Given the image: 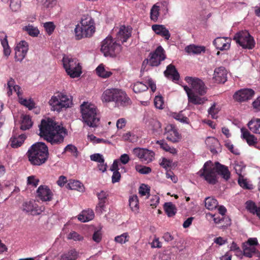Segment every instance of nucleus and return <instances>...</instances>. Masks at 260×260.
<instances>
[{
	"mask_svg": "<svg viewBox=\"0 0 260 260\" xmlns=\"http://www.w3.org/2000/svg\"><path fill=\"white\" fill-rule=\"evenodd\" d=\"M164 74L168 78L172 79L174 81H177L179 79V74L176 70L175 66L169 64L164 72Z\"/></svg>",
	"mask_w": 260,
	"mask_h": 260,
	"instance_id": "393cba45",
	"label": "nucleus"
},
{
	"mask_svg": "<svg viewBox=\"0 0 260 260\" xmlns=\"http://www.w3.org/2000/svg\"><path fill=\"white\" fill-rule=\"evenodd\" d=\"M90 159L92 161H97L100 164L104 163V159L102 155L96 153L90 155Z\"/></svg>",
	"mask_w": 260,
	"mask_h": 260,
	"instance_id": "680f3d73",
	"label": "nucleus"
},
{
	"mask_svg": "<svg viewBox=\"0 0 260 260\" xmlns=\"http://www.w3.org/2000/svg\"><path fill=\"white\" fill-rule=\"evenodd\" d=\"M21 2L20 0H11L10 7L14 12L18 11L21 7Z\"/></svg>",
	"mask_w": 260,
	"mask_h": 260,
	"instance_id": "603ef678",
	"label": "nucleus"
},
{
	"mask_svg": "<svg viewBox=\"0 0 260 260\" xmlns=\"http://www.w3.org/2000/svg\"><path fill=\"white\" fill-rule=\"evenodd\" d=\"M78 253L75 249H71L62 253L59 257V260H76Z\"/></svg>",
	"mask_w": 260,
	"mask_h": 260,
	"instance_id": "7c9ffc66",
	"label": "nucleus"
},
{
	"mask_svg": "<svg viewBox=\"0 0 260 260\" xmlns=\"http://www.w3.org/2000/svg\"><path fill=\"white\" fill-rule=\"evenodd\" d=\"M165 135L167 140L173 143L179 142L181 136L176 128L172 125H168L165 128Z\"/></svg>",
	"mask_w": 260,
	"mask_h": 260,
	"instance_id": "a211bd4d",
	"label": "nucleus"
},
{
	"mask_svg": "<svg viewBox=\"0 0 260 260\" xmlns=\"http://www.w3.org/2000/svg\"><path fill=\"white\" fill-rule=\"evenodd\" d=\"M157 144L159 145L160 147L166 151L170 152L172 154L177 153V150L173 147H170L164 140L157 141Z\"/></svg>",
	"mask_w": 260,
	"mask_h": 260,
	"instance_id": "37998d69",
	"label": "nucleus"
},
{
	"mask_svg": "<svg viewBox=\"0 0 260 260\" xmlns=\"http://www.w3.org/2000/svg\"><path fill=\"white\" fill-rule=\"evenodd\" d=\"M129 235L127 233H124L121 235L116 236L114 240L116 242L120 244H124L129 240Z\"/></svg>",
	"mask_w": 260,
	"mask_h": 260,
	"instance_id": "49530a36",
	"label": "nucleus"
},
{
	"mask_svg": "<svg viewBox=\"0 0 260 260\" xmlns=\"http://www.w3.org/2000/svg\"><path fill=\"white\" fill-rule=\"evenodd\" d=\"M185 50L189 54L198 55L202 52H205V48L204 46L190 45L185 47Z\"/></svg>",
	"mask_w": 260,
	"mask_h": 260,
	"instance_id": "cd10ccee",
	"label": "nucleus"
},
{
	"mask_svg": "<svg viewBox=\"0 0 260 260\" xmlns=\"http://www.w3.org/2000/svg\"><path fill=\"white\" fill-rule=\"evenodd\" d=\"M7 88L8 89L7 93L9 96L12 94L13 90H14L18 95L19 102L21 104L26 106L29 109H31L35 107V104L31 101L27 100L26 99L20 98V96L22 95L20 92L21 88L19 86L15 84V82L14 79L11 78L8 81L7 83Z\"/></svg>",
	"mask_w": 260,
	"mask_h": 260,
	"instance_id": "9b49d317",
	"label": "nucleus"
},
{
	"mask_svg": "<svg viewBox=\"0 0 260 260\" xmlns=\"http://www.w3.org/2000/svg\"><path fill=\"white\" fill-rule=\"evenodd\" d=\"M172 164V161L171 160L166 158H162L160 165L164 168L167 169L171 167Z\"/></svg>",
	"mask_w": 260,
	"mask_h": 260,
	"instance_id": "774afa93",
	"label": "nucleus"
},
{
	"mask_svg": "<svg viewBox=\"0 0 260 260\" xmlns=\"http://www.w3.org/2000/svg\"><path fill=\"white\" fill-rule=\"evenodd\" d=\"M247 125L252 133L260 135V118L252 119Z\"/></svg>",
	"mask_w": 260,
	"mask_h": 260,
	"instance_id": "c756f323",
	"label": "nucleus"
},
{
	"mask_svg": "<svg viewBox=\"0 0 260 260\" xmlns=\"http://www.w3.org/2000/svg\"><path fill=\"white\" fill-rule=\"evenodd\" d=\"M135 169L137 172L141 174H148L151 172V169L150 167L141 165L136 166Z\"/></svg>",
	"mask_w": 260,
	"mask_h": 260,
	"instance_id": "09e8293b",
	"label": "nucleus"
},
{
	"mask_svg": "<svg viewBox=\"0 0 260 260\" xmlns=\"http://www.w3.org/2000/svg\"><path fill=\"white\" fill-rule=\"evenodd\" d=\"M67 239L69 240H73L74 241H82L83 239V237L79 235L78 233L75 231L70 232L67 236Z\"/></svg>",
	"mask_w": 260,
	"mask_h": 260,
	"instance_id": "8fccbe9b",
	"label": "nucleus"
},
{
	"mask_svg": "<svg viewBox=\"0 0 260 260\" xmlns=\"http://www.w3.org/2000/svg\"><path fill=\"white\" fill-rule=\"evenodd\" d=\"M205 142L206 144L209 146L211 152L213 154L216 153L215 147L219 144L218 140L213 137H208Z\"/></svg>",
	"mask_w": 260,
	"mask_h": 260,
	"instance_id": "e433bc0d",
	"label": "nucleus"
},
{
	"mask_svg": "<svg viewBox=\"0 0 260 260\" xmlns=\"http://www.w3.org/2000/svg\"><path fill=\"white\" fill-rule=\"evenodd\" d=\"M186 82L191 86L192 89L201 95H204L207 92V87L204 83L198 78L186 77Z\"/></svg>",
	"mask_w": 260,
	"mask_h": 260,
	"instance_id": "ddd939ff",
	"label": "nucleus"
},
{
	"mask_svg": "<svg viewBox=\"0 0 260 260\" xmlns=\"http://www.w3.org/2000/svg\"><path fill=\"white\" fill-rule=\"evenodd\" d=\"M216 104L215 103H213L208 111V114L211 115L213 119H216L217 118L216 115L218 113L219 110L216 108Z\"/></svg>",
	"mask_w": 260,
	"mask_h": 260,
	"instance_id": "864d4df0",
	"label": "nucleus"
},
{
	"mask_svg": "<svg viewBox=\"0 0 260 260\" xmlns=\"http://www.w3.org/2000/svg\"><path fill=\"white\" fill-rule=\"evenodd\" d=\"M27 182L28 185L36 187L38 185L39 180L34 176H30L27 177Z\"/></svg>",
	"mask_w": 260,
	"mask_h": 260,
	"instance_id": "e2e57ef3",
	"label": "nucleus"
},
{
	"mask_svg": "<svg viewBox=\"0 0 260 260\" xmlns=\"http://www.w3.org/2000/svg\"><path fill=\"white\" fill-rule=\"evenodd\" d=\"M234 40L244 49H252L255 46L253 38L246 30L237 32Z\"/></svg>",
	"mask_w": 260,
	"mask_h": 260,
	"instance_id": "1a4fd4ad",
	"label": "nucleus"
},
{
	"mask_svg": "<svg viewBox=\"0 0 260 260\" xmlns=\"http://www.w3.org/2000/svg\"><path fill=\"white\" fill-rule=\"evenodd\" d=\"M112 33L115 34L116 41L124 43L131 36L132 29L128 26L121 25L114 27Z\"/></svg>",
	"mask_w": 260,
	"mask_h": 260,
	"instance_id": "4468645a",
	"label": "nucleus"
},
{
	"mask_svg": "<svg viewBox=\"0 0 260 260\" xmlns=\"http://www.w3.org/2000/svg\"><path fill=\"white\" fill-rule=\"evenodd\" d=\"M139 192L142 196H144L149 193V189L146 185L142 184L139 188Z\"/></svg>",
	"mask_w": 260,
	"mask_h": 260,
	"instance_id": "338daca9",
	"label": "nucleus"
},
{
	"mask_svg": "<svg viewBox=\"0 0 260 260\" xmlns=\"http://www.w3.org/2000/svg\"><path fill=\"white\" fill-rule=\"evenodd\" d=\"M26 139L24 135H20L18 137H14L10 139V145L13 148H18L20 147L24 142Z\"/></svg>",
	"mask_w": 260,
	"mask_h": 260,
	"instance_id": "2f4dec72",
	"label": "nucleus"
},
{
	"mask_svg": "<svg viewBox=\"0 0 260 260\" xmlns=\"http://www.w3.org/2000/svg\"><path fill=\"white\" fill-rule=\"evenodd\" d=\"M43 26L48 35L52 34L55 29V25L52 22L44 23Z\"/></svg>",
	"mask_w": 260,
	"mask_h": 260,
	"instance_id": "4d7b16f0",
	"label": "nucleus"
},
{
	"mask_svg": "<svg viewBox=\"0 0 260 260\" xmlns=\"http://www.w3.org/2000/svg\"><path fill=\"white\" fill-rule=\"evenodd\" d=\"M80 108L83 122L90 127H96L99 123L100 117L96 107L90 103L84 102Z\"/></svg>",
	"mask_w": 260,
	"mask_h": 260,
	"instance_id": "39448f33",
	"label": "nucleus"
},
{
	"mask_svg": "<svg viewBox=\"0 0 260 260\" xmlns=\"http://www.w3.org/2000/svg\"><path fill=\"white\" fill-rule=\"evenodd\" d=\"M155 107L159 109L164 108V100L161 96H156L154 100Z\"/></svg>",
	"mask_w": 260,
	"mask_h": 260,
	"instance_id": "5fc2aeb1",
	"label": "nucleus"
},
{
	"mask_svg": "<svg viewBox=\"0 0 260 260\" xmlns=\"http://www.w3.org/2000/svg\"><path fill=\"white\" fill-rule=\"evenodd\" d=\"M103 102H114L117 106H125L131 104V100L125 92L118 88L107 89L104 91L102 95Z\"/></svg>",
	"mask_w": 260,
	"mask_h": 260,
	"instance_id": "20e7f679",
	"label": "nucleus"
},
{
	"mask_svg": "<svg viewBox=\"0 0 260 260\" xmlns=\"http://www.w3.org/2000/svg\"><path fill=\"white\" fill-rule=\"evenodd\" d=\"M106 203H104L102 202H99L98 205L95 207V213L96 214H99L100 215H102L104 212L106 211Z\"/></svg>",
	"mask_w": 260,
	"mask_h": 260,
	"instance_id": "6e6d98bb",
	"label": "nucleus"
},
{
	"mask_svg": "<svg viewBox=\"0 0 260 260\" xmlns=\"http://www.w3.org/2000/svg\"><path fill=\"white\" fill-rule=\"evenodd\" d=\"M95 31L94 20L89 15H84L74 29L75 38L80 40L84 38H90L93 36Z\"/></svg>",
	"mask_w": 260,
	"mask_h": 260,
	"instance_id": "7ed1b4c3",
	"label": "nucleus"
},
{
	"mask_svg": "<svg viewBox=\"0 0 260 260\" xmlns=\"http://www.w3.org/2000/svg\"><path fill=\"white\" fill-rule=\"evenodd\" d=\"M133 153L141 161L147 162L152 161L154 157V152L147 149L136 148L133 149Z\"/></svg>",
	"mask_w": 260,
	"mask_h": 260,
	"instance_id": "dca6fc26",
	"label": "nucleus"
},
{
	"mask_svg": "<svg viewBox=\"0 0 260 260\" xmlns=\"http://www.w3.org/2000/svg\"><path fill=\"white\" fill-rule=\"evenodd\" d=\"M129 206L133 212L135 214L139 212V205L138 197L136 195H133L129 198Z\"/></svg>",
	"mask_w": 260,
	"mask_h": 260,
	"instance_id": "473e14b6",
	"label": "nucleus"
},
{
	"mask_svg": "<svg viewBox=\"0 0 260 260\" xmlns=\"http://www.w3.org/2000/svg\"><path fill=\"white\" fill-rule=\"evenodd\" d=\"M31 126L32 122L30 117L28 115L23 116L20 127L21 129L22 130H26L30 128Z\"/></svg>",
	"mask_w": 260,
	"mask_h": 260,
	"instance_id": "ea45409f",
	"label": "nucleus"
},
{
	"mask_svg": "<svg viewBox=\"0 0 260 260\" xmlns=\"http://www.w3.org/2000/svg\"><path fill=\"white\" fill-rule=\"evenodd\" d=\"M213 79L217 83H224L227 80V71L225 68L220 67L216 68L214 72Z\"/></svg>",
	"mask_w": 260,
	"mask_h": 260,
	"instance_id": "aec40b11",
	"label": "nucleus"
},
{
	"mask_svg": "<svg viewBox=\"0 0 260 260\" xmlns=\"http://www.w3.org/2000/svg\"><path fill=\"white\" fill-rule=\"evenodd\" d=\"M213 44L218 50H227L230 48L231 40L228 37H217L214 40Z\"/></svg>",
	"mask_w": 260,
	"mask_h": 260,
	"instance_id": "412c9836",
	"label": "nucleus"
},
{
	"mask_svg": "<svg viewBox=\"0 0 260 260\" xmlns=\"http://www.w3.org/2000/svg\"><path fill=\"white\" fill-rule=\"evenodd\" d=\"M164 209L166 213L169 217L174 216L176 212L175 206L171 202L166 203L164 204Z\"/></svg>",
	"mask_w": 260,
	"mask_h": 260,
	"instance_id": "58836bf2",
	"label": "nucleus"
},
{
	"mask_svg": "<svg viewBox=\"0 0 260 260\" xmlns=\"http://www.w3.org/2000/svg\"><path fill=\"white\" fill-rule=\"evenodd\" d=\"M188 102L194 105H202L207 101V99L205 97H200L195 93H192L191 95L188 96Z\"/></svg>",
	"mask_w": 260,
	"mask_h": 260,
	"instance_id": "72a5a7b5",
	"label": "nucleus"
},
{
	"mask_svg": "<svg viewBox=\"0 0 260 260\" xmlns=\"http://www.w3.org/2000/svg\"><path fill=\"white\" fill-rule=\"evenodd\" d=\"M27 154L32 165L40 166L44 164L48 158V148L44 143L37 142L29 148Z\"/></svg>",
	"mask_w": 260,
	"mask_h": 260,
	"instance_id": "f03ea898",
	"label": "nucleus"
},
{
	"mask_svg": "<svg viewBox=\"0 0 260 260\" xmlns=\"http://www.w3.org/2000/svg\"><path fill=\"white\" fill-rule=\"evenodd\" d=\"M133 89L135 92L139 93L147 90L148 86L141 82H137L134 84Z\"/></svg>",
	"mask_w": 260,
	"mask_h": 260,
	"instance_id": "79ce46f5",
	"label": "nucleus"
},
{
	"mask_svg": "<svg viewBox=\"0 0 260 260\" xmlns=\"http://www.w3.org/2000/svg\"><path fill=\"white\" fill-rule=\"evenodd\" d=\"M67 187L71 190H76L80 192H84L85 190L83 184L78 180H71L67 184Z\"/></svg>",
	"mask_w": 260,
	"mask_h": 260,
	"instance_id": "c85d7f7f",
	"label": "nucleus"
},
{
	"mask_svg": "<svg viewBox=\"0 0 260 260\" xmlns=\"http://www.w3.org/2000/svg\"><path fill=\"white\" fill-rule=\"evenodd\" d=\"M241 138L245 140L249 146H253L257 143V139L245 128H241Z\"/></svg>",
	"mask_w": 260,
	"mask_h": 260,
	"instance_id": "b1692460",
	"label": "nucleus"
},
{
	"mask_svg": "<svg viewBox=\"0 0 260 260\" xmlns=\"http://www.w3.org/2000/svg\"><path fill=\"white\" fill-rule=\"evenodd\" d=\"M217 201L213 198L208 197L205 199V205L207 209L212 210L215 209L218 206Z\"/></svg>",
	"mask_w": 260,
	"mask_h": 260,
	"instance_id": "c9c22d12",
	"label": "nucleus"
},
{
	"mask_svg": "<svg viewBox=\"0 0 260 260\" xmlns=\"http://www.w3.org/2000/svg\"><path fill=\"white\" fill-rule=\"evenodd\" d=\"M65 151L70 152L75 157L78 156L77 148L73 145H68L65 148Z\"/></svg>",
	"mask_w": 260,
	"mask_h": 260,
	"instance_id": "69168bd1",
	"label": "nucleus"
},
{
	"mask_svg": "<svg viewBox=\"0 0 260 260\" xmlns=\"http://www.w3.org/2000/svg\"><path fill=\"white\" fill-rule=\"evenodd\" d=\"M62 63L67 74L71 78H77L82 73V68L78 60L70 56H64Z\"/></svg>",
	"mask_w": 260,
	"mask_h": 260,
	"instance_id": "0eeeda50",
	"label": "nucleus"
},
{
	"mask_svg": "<svg viewBox=\"0 0 260 260\" xmlns=\"http://www.w3.org/2000/svg\"><path fill=\"white\" fill-rule=\"evenodd\" d=\"M173 117L180 121L182 123H188V119L185 117V116H184L181 113H174L173 114Z\"/></svg>",
	"mask_w": 260,
	"mask_h": 260,
	"instance_id": "13d9d810",
	"label": "nucleus"
},
{
	"mask_svg": "<svg viewBox=\"0 0 260 260\" xmlns=\"http://www.w3.org/2000/svg\"><path fill=\"white\" fill-rule=\"evenodd\" d=\"M94 216V214L92 210L88 209L84 210L78 215V219L83 222H87L92 220Z\"/></svg>",
	"mask_w": 260,
	"mask_h": 260,
	"instance_id": "bb28decb",
	"label": "nucleus"
},
{
	"mask_svg": "<svg viewBox=\"0 0 260 260\" xmlns=\"http://www.w3.org/2000/svg\"><path fill=\"white\" fill-rule=\"evenodd\" d=\"M120 50V45L111 37H107L102 43L101 51L105 56H115Z\"/></svg>",
	"mask_w": 260,
	"mask_h": 260,
	"instance_id": "6e6552de",
	"label": "nucleus"
},
{
	"mask_svg": "<svg viewBox=\"0 0 260 260\" xmlns=\"http://www.w3.org/2000/svg\"><path fill=\"white\" fill-rule=\"evenodd\" d=\"M23 210L26 212H31L33 211L34 206L31 202H26L22 205Z\"/></svg>",
	"mask_w": 260,
	"mask_h": 260,
	"instance_id": "bf43d9fd",
	"label": "nucleus"
},
{
	"mask_svg": "<svg viewBox=\"0 0 260 260\" xmlns=\"http://www.w3.org/2000/svg\"><path fill=\"white\" fill-rule=\"evenodd\" d=\"M256 252V248L254 247L248 246L247 245L244 246V255L248 257H251L253 254Z\"/></svg>",
	"mask_w": 260,
	"mask_h": 260,
	"instance_id": "a18cd8bd",
	"label": "nucleus"
},
{
	"mask_svg": "<svg viewBox=\"0 0 260 260\" xmlns=\"http://www.w3.org/2000/svg\"><path fill=\"white\" fill-rule=\"evenodd\" d=\"M39 130L40 137L52 145L62 143L68 134L64 127L49 118L42 120Z\"/></svg>",
	"mask_w": 260,
	"mask_h": 260,
	"instance_id": "f257e3e1",
	"label": "nucleus"
},
{
	"mask_svg": "<svg viewBox=\"0 0 260 260\" xmlns=\"http://www.w3.org/2000/svg\"><path fill=\"white\" fill-rule=\"evenodd\" d=\"M0 40L3 47V52L5 56L8 57L11 53V49L8 44L7 37L3 32H0Z\"/></svg>",
	"mask_w": 260,
	"mask_h": 260,
	"instance_id": "a878e982",
	"label": "nucleus"
},
{
	"mask_svg": "<svg viewBox=\"0 0 260 260\" xmlns=\"http://www.w3.org/2000/svg\"><path fill=\"white\" fill-rule=\"evenodd\" d=\"M254 95V91L252 89L243 88L235 92L233 97L238 102H244L250 100Z\"/></svg>",
	"mask_w": 260,
	"mask_h": 260,
	"instance_id": "2eb2a0df",
	"label": "nucleus"
},
{
	"mask_svg": "<svg viewBox=\"0 0 260 260\" xmlns=\"http://www.w3.org/2000/svg\"><path fill=\"white\" fill-rule=\"evenodd\" d=\"M51 109L54 111L59 112L63 108H67L72 105V99L71 96L62 93H58L51 97L49 101Z\"/></svg>",
	"mask_w": 260,
	"mask_h": 260,
	"instance_id": "423d86ee",
	"label": "nucleus"
},
{
	"mask_svg": "<svg viewBox=\"0 0 260 260\" xmlns=\"http://www.w3.org/2000/svg\"><path fill=\"white\" fill-rule=\"evenodd\" d=\"M149 60L145 59L143 63L144 65L145 63H149L151 66H157L161 61L166 58L165 51L162 47L160 46H158L154 52L150 54Z\"/></svg>",
	"mask_w": 260,
	"mask_h": 260,
	"instance_id": "f8f14e48",
	"label": "nucleus"
},
{
	"mask_svg": "<svg viewBox=\"0 0 260 260\" xmlns=\"http://www.w3.org/2000/svg\"><path fill=\"white\" fill-rule=\"evenodd\" d=\"M37 196L43 201H50L52 198V192L46 185L40 186L37 190Z\"/></svg>",
	"mask_w": 260,
	"mask_h": 260,
	"instance_id": "6ab92c4d",
	"label": "nucleus"
},
{
	"mask_svg": "<svg viewBox=\"0 0 260 260\" xmlns=\"http://www.w3.org/2000/svg\"><path fill=\"white\" fill-rule=\"evenodd\" d=\"M23 31H26L30 36L36 37L40 34V31L37 27L34 26L31 24H28L24 26L22 28Z\"/></svg>",
	"mask_w": 260,
	"mask_h": 260,
	"instance_id": "f704fd0d",
	"label": "nucleus"
},
{
	"mask_svg": "<svg viewBox=\"0 0 260 260\" xmlns=\"http://www.w3.org/2000/svg\"><path fill=\"white\" fill-rule=\"evenodd\" d=\"M211 161L205 162L199 174L200 176L203 177L208 183L213 185L217 182V174L215 166L211 167Z\"/></svg>",
	"mask_w": 260,
	"mask_h": 260,
	"instance_id": "9d476101",
	"label": "nucleus"
},
{
	"mask_svg": "<svg viewBox=\"0 0 260 260\" xmlns=\"http://www.w3.org/2000/svg\"><path fill=\"white\" fill-rule=\"evenodd\" d=\"M28 50V44L25 41H21L15 48V59L17 61H22L25 58Z\"/></svg>",
	"mask_w": 260,
	"mask_h": 260,
	"instance_id": "f3484780",
	"label": "nucleus"
},
{
	"mask_svg": "<svg viewBox=\"0 0 260 260\" xmlns=\"http://www.w3.org/2000/svg\"><path fill=\"white\" fill-rule=\"evenodd\" d=\"M98 75L103 78H107L111 76L112 72L107 71L103 64L99 65L96 69Z\"/></svg>",
	"mask_w": 260,
	"mask_h": 260,
	"instance_id": "4c0bfd02",
	"label": "nucleus"
},
{
	"mask_svg": "<svg viewBox=\"0 0 260 260\" xmlns=\"http://www.w3.org/2000/svg\"><path fill=\"white\" fill-rule=\"evenodd\" d=\"M246 209L252 214H257L258 208L254 203L252 201H247L246 203Z\"/></svg>",
	"mask_w": 260,
	"mask_h": 260,
	"instance_id": "de8ad7c7",
	"label": "nucleus"
},
{
	"mask_svg": "<svg viewBox=\"0 0 260 260\" xmlns=\"http://www.w3.org/2000/svg\"><path fill=\"white\" fill-rule=\"evenodd\" d=\"M152 29L156 34L161 36L167 40H169L171 34L169 30L164 25L154 24L152 26Z\"/></svg>",
	"mask_w": 260,
	"mask_h": 260,
	"instance_id": "5701e85b",
	"label": "nucleus"
},
{
	"mask_svg": "<svg viewBox=\"0 0 260 260\" xmlns=\"http://www.w3.org/2000/svg\"><path fill=\"white\" fill-rule=\"evenodd\" d=\"M234 169L239 176L244 175L245 166L242 162L236 161L234 164Z\"/></svg>",
	"mask_w": 260,
	"mask_h": 260,
	"instance_id": "a19ab883",
	"label": "nucleus"
},
{
	"mask_svg": "<svg viewBox=\"0 0 260 260\" xmlns=\"http://www.w3.org/2000/svg\"><path fill=\"white\" fill-rule=\"evenodd\" d=\"M159 16V7L154 5L151 9L150 17L151 20L156 21Z\"/></svg>",
	"mask_w": 260,
	"mask_h": 260,
	"instance_id": "3c124183",
	"label": "nucleus"
},
{
	"mask_svg": "<svg viewBox=\"0 0 260 260\" xmlns=\"http://www.w3.org/2000/svg\"><path fill=\"white\" fill-rule=\"evenodd\" d=\"M148 125L149 127L154 132H158L161 129L160 123L155 119H150Z\"/></svg>",
	"mask_w": 260,
	"mask_h": 260,
	"instance_id": "c03bdc74",
	"label": "nucleus"
},
{
	"mask_svg": "<svg viewBox=\"0 0 260 260\" xmlns=\"http://www.w3.org/2000/svg\"><path fill=\"white\" fill-rule=\"evenodd\" d=\"M214 166L217 174L221 176L224 180L228 181L230 178L231 173L228 167L218 162H216Z\"/></svg>",
	"mask_w": 260,
	"mask_h": 260,
	"instance_id": "4be33fe9",
	"label": "nucleus"
},
{
	"mask_svg": "<svg viewBox=\"0 0 260 260\" xmlns=\"http://www.w3.org/2000/svg\"><path fill=\"white\" fill-rule=\"evenodd\" d=\"M102 238V234L100 230L95 231L93 235L92 239L93 241L95 242L96 243H99L101 242Z\"/></svg>",
	"mask_w": 260,
	"mask_h": 260,
	"instance_id": "0e129e2a",
	"label": "nucleus"
},
{
	"mask_svg": "<svg viewBox=\"0 0 260 260\" xmlns=\"http://www.w3.org/2000/svg\"><path fill=\"white\" fill-rule=\"evenodd\" d=\"M108 196V193L104 190H102L97 193L99 202H102L104 203H106Z\"/></svg>",
	"mask_w": 260,
	"mask_h": 260,
	"instance_id": "052dcab7",
	"label": "nucleus"
}]
</instances>
